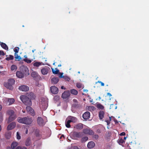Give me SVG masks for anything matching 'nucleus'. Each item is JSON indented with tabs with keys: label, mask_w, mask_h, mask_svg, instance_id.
<instances>
[{
	"label": "nucleus",
	"mask_w": 149,
	"mask_h": 149,
	"mask_svg": "<svg viewBox=\"0 0 149 149\" xmlns=\"http://www.w3.org/2000/svg\"><path fill=\"white\" fill-rule=\"evenodd\" d=\"M17 121L19 123L26 125H30L33 121V119L29 117L23 118L18 117L17 118Z\"/></svg>",
	"instance_id": "f257e3e1"
},
{
	"label": "nucleus",
	"mask_w": 149,
	"mask_h": 149,
	"mask_svg": "<svg viewBox=\"0 0 149 149\" xmlns=\"http://www.w3.org/2000/svg\"><path fill=\"white\" fill-rule=\"evenodd\" d=\"M20 98L23 103L26 105H31L32 102L31 100L26 96L22 95Z\"/></svg>",
	"instance_id": "f03ea898"
},
{
	"label": "nucleus",
	"mask_w": 149,
	"mask_h": 149,
	"mask_svg": "<svg viewBox=\"0 0 149 149\" xmlns=\"http://www.w3.org/2000/svg\"><path fill=\"white\" fill-rule=\"evenodd\" d=\"M19 69L20 71L24 74V76H27L29 75V70L27 66L22 65L20 67Z\"/></svg>",
	"instance_id": "7ed1b4c3"
},
{
	"label": "nucleus",
	"mask_w": 149,
	"mask_h": 149,
	"mask_svg": "<svg viewBox=\"0 0 149 149\" xmlns=\"http://www.w3.org/2000/svg\"><path fill=\"white\" fill-rule=\"evenodd\" d=\"M83 135V133L81 132H74L72 134V136L75 139L81 138Z\"/></svg>",
	"instance_id": "20e7f679"
},
{
	"label": "nucleus",
	"mask_w": 149,
	"mask_h": 149,
	"mask_svg": "<svg viewBox=\"0 0 149 149\" xmlns=\"http://www.w3.org/2000/svg\"><path fill=\"white\" fill-rule=\"evenodd\" d=\"M70 95L69 91H65L62 94V97L63 99H67L69 97Z\"/></svg>",
	"instance_id": "39448f33"
},
{
	"label": "nucleus",
	"mask_w": 149,
	"mask_h": 149,
	"mask_svg": "<svg viewBox=\"0 0 149 149\" xmlns=\"http://www.w3.org/2000/svg\"><path fill=\"white\" fill-rule=\"evenodd\" d=\"M50 90L51 92L54 94H57L58 92V89L55 86H51L50 87Z\"/></svg>",
	"instance_id": "423d86ee"
},
{
	"label": "nucleus",
	"mask_w": 149,
	"mask_h": 149,
	"mask_svg": "<svg viewBox=\"0 0 149 149\" xmlns=\"http://www.w3.org/2000/svg\"><path fill=\"white\" fill-rule=\"evenodd\" d=\"M37 121L38 125L41 126H43L45 124L43 118L40 117H38L37 118Z\"/></svg>",
	"instance_id": "0eeeda50"
},
{
	"label": "nucleus",
	"mask_w": 149,
	"mask_h": 149,
	"mask_svg": "<svg viewBox=\"0 0 149 149\" xmlns=\"http://www.w3.org/2000/svg\"><path fill=\"white\" fill-rule=\"evenodd\" d=\"M19 89L23 91H27L29 90V88L26 86L23 85L19 86Z\"/></svg>",
	"instance_id": "6e6552de"
},
{
	"label": "nucleus",
	"mask_w": 149,
	"mask_h": 149,
	"mask_svg": "<svg viewBox=\"0 0 149 149\" xmlns=\"http://www.w3.org/2000/svg\"><path fill=\"white\" fill-rule=\"evenodd\" d=\"M16 125V123L15 122H13L10 123L7 126V130H10L14 129Z\"/></svg>",
	"instance_id": "1a4fd4ad"
},
{
	"label": "nucleus",
	"mask_w": 149,
	"mask_h": 149,
	"mask_svg": "<svg viewBox=\"0 0 149 149\" xmlns=\"http://www.w3.org/2000/svg\"><path fill=\"white\" fill-rule=\"evenodd\" d=\"M83 132L86 134L90 135H92L93 134V132L92 130L88 129H84Z\"/></svg>",
	"instance_id": "9d476101"
},
{
	"label": "nucleus",
	"mask_w": 149,
	"mask_h": 149,
	"mask_svg": "<svg viewBox=\"0 0 149 149\" xmlns=\"http://www.w3.org/2000/svg\"><path fill=\"white\" fill-rule=\"evenodd\" d=\"M68 120L70 121L71 122L75 123L77 121V118L74 116H69L67 118V120Z\"/></svg>",
	"instance_id": "9b49d317"
},
{
	"label": "nucleus",
	"mask_w": 149,
	"mask_h": 149,
	"mask_svg": "<svg viewBox=\"0 0 149 149\" xmlns=\"http://www.w3.org/2000/svg\"><path fill=\"white\" fill-rule=\"evenodd\" d=\"M90 116V112L88 111H86L83 114L82 117L84 120H87L89 118Z\"/></svg>",
	"instance_id": "f8f14e48"
},
{
	"label": "nucleus",
	"mask_w": 149,
	"mask_h": 149,
	"mask_svg": "<svg viewBox=\"0 0 149 149\" xmlns=\"http://www.w3.org/2000/svg\"><path fill=\"white\" fill-rule=\"evenodd\" d=\"M17 118L16 115L10 116L8 118L7 123H9L15 119Z\"/></svg>",
	"instance_id": "ddd939ff"
},
{
	"label": "nucleus",
	"mask_w": 149,
	"mask_h": 149,
	"mask_svg": "<svg viewBox=\"0 0 149 149\" xmlns=\"http://www.w3.org/2000/svg\"><path fill=\"white\" fill-rule=\"evenodd\" d=\"M48 68H49L48 67H46L42 68L41 70L42 73L43 75L47 74L49 70Z\"/></svg>",
	"instance_id": "4468645a"
},
{
	"label": "nucleus",
	"mask_w": 149,
	"mask_h": 149,
	"mask_svg": "<svg viewBox=\"0 0 149 149\" xmlns=\"http://www.w3.org/2000/svg\"><path fill=\"white\" fill-rule=\"evenodd\" d=\"M4 85L6 88L10 90H12L13 88L12 85L9 84V83L8 82L4 83Z\"/></svg>",
	"instance_id": "2eb2a0df"
},
{
	"label": "nucleus",
	"mask_w": 149,
	"mask_h": 149,
	"mask_svg": "<svg viewBox=\"0 0 149 149\" xmlns=\"http://www.w3.org/2000/svg\"><path fill=\"white\" fill-rule=\"evenodd\" d=\"M105 112L103 111H100L99 113V119L102 120L104 117Z\"/></svg>",
	"instance_id": "dca6fc26"
},
{
	"label": "nucleus",
	"mask_w": 149,
	"mask_h": 149,
	"mask_svg": "<svg viewBox=\"0 0 149 149\" xmlns=\"http://www.w3.org/2000/svg\"><path fill=\"white\" fill-rule=\"evenodd\" d=\"M16 75L18 78H23L24 76L21 71H17L16 73Z\"/></svg>",
	"instance_id": "f3484780"
},
{
	"label": "nucleus",
	"mask_w": 149,
	"mask_h": 149,
	"mask_svg": "<svg viewBox=\"0 0 149 149\" xmlns=\"http://www.w3.org/2000/svg\"><path fill=\"white\" fill-rule=\"evenodd\" d=\"M59 80V78L58 77H54L51 79V81L52 84H56Z\"/></svg>",
	"instance_id": "a211bd4d"
},
{
	"label": "nucleus",
	"mask_w": 149,
	"mask_h": 149,
	"mask_svg": "<svg viewBox=\"0 0 149 149\" xmlns=\"http://www.w3.org/2000/svg\"><path fill=\"white\" fill-rule=\"evenodd\" d=\"M30 106H27L26 107V110L27 112H30V113L33 114L34 112V110Z\"/></svg>",
	"instance_id": "6ab92c4d"
},
{
	"label": "nucleus",
	"mask_w": 149,
	"mask_h": 149,
	"mask_svg": "<svg viewBox=\"0 0 149 149\" xmlns=\"http://www.w3.org/2000/svg\"><path fill=\"white\" fill-rule=\"evenodd\" d=\"M95 146V143L93 141H90L87 144V147L89 148H93Z\"/></svg>",
	"instance_id": "aec40b11"
},
{
	"label": "nucleus",
	"mask_w": 149,
	"mask_h": 149,
	"mask_svg": "<svg viewBox=\"0 0 149 149\" xmlns=\"http://www.w3.org/2000/svg\"><path fill=\"white\" fill-rule=\"evenodd\" d=\"M74 128L77 129H81L83 128V124L81 123L77 124L75 126Z\"/></svg>",
	"instance_id": "412c9836"
},
{
	"label": "nucleus",
	"mask_w": 149,
	"mask_h": 149,
	"mask_svg": "<svg viewBox=\"0 0 149 149\" xmlns=\"http://www.w3.org/2000/svg\"><path fill=\"white\" fill-rule=\"evenodd\" d=\"M7 113L9 116L16 115L15 114V112L14 111L11 109H9L8 110L7 112Z\"/></svg>",
	"instance_id": "4be33fe9"
},
{
	"label": "nucleus",
	"mask_w": 149,
	"mask_h": 149,
	"mask_svg": "<svg viewBox=\"0 0 149 149\" xmlns=\"http://www.w3.org/2000/svg\"><path fill=\"white\" fill-rule=\"evenodd\" d=\"M1 47L6 50H8V48L7 45L3 42L1 43Z\"/></svg>",
	"instance_id": "5701e85b"
},
{
	"label": "nucleus",
	"mask_w": 149,
	"mask_h": 149,
	"mask_svg": "<svg viewBox=\"0 0 149 149\" xmlns=\"http://www.w3.org/2000/svg\"><path fill=\"white\" fill-rule=\"evenodd\" d=\"M67 120V118L66 119L65 121V126L67 128H70L71 127L70 123H71L70 121L68 120Z\"/></svg>",
	"instance_id": "b1692460"
},
{
	"label": "nucleus",
	"mask_w": 149,
	"mask_h": 149,
	"mask_svg": "<svg viewBox=\"0 0 149 149\" xmlns=\"http://www.w3.org/2000/svg\"><path fill=\"white\" fill-rule=\"evenodd\" d=\"M52 70L53 73L54 74H57L59 72V70L57 68H55L54 69L52 68Z\"/></svg>",
	"instance_id": "393cba45"
},
{
	"label": "nucleus",
	"mask_w": 149,
	"mask_h": 149,
	"mask_svg": "<svg viewBox=\"0 0 149 149\" xmlns=\"http://www.w3.org/2000/svg\"><path fill=\"white\" fill-rule=\"evenodd\" d=\"M70 92L72 94L74 95H77L78 94V91L74 89H71L70 91Z\"/></svg>",
	"instance_id": "a878e982"
},
{
	"label": "nucleus",
	"mask_w": 149,
	"mask_h": 149,
	"mask_svg": "<svg viewBox=\"0 0 149 149\" xmlns=\"http://www.w3.org/2000/svg\"><path fill=\"white\" fill-rule=\"evenodd\" d=\"M15 100L13 98H9L8 99V105H10L13 104L15 102Z\"/></svg>",
	"instance_id": "bb28decb"
},
{
	"label": "nucleus",
	"mask_w": 149,
	"mask_h": 149,
	"mask_svg": "<svg viewBox=\"0 0 149 149\" xmlns=\"http://www.w3.org/2000/svg\"><path fill=\"white\" fill-rule=\"evenodd\" d=\"M31 144V139L29 137L26 139V142L25 145L26 146H28L30 145Z\"/></svg>",
	"instance_id": "cd10ccee"
},
{
	"label": "nucleus",
	"mask_w": 149,
	"mask_h": 149,
	"mask_svg": "<svg viewBox=\"0 0 149 149\" xmlns=\"http://www.w3.org/2000/svg\"><path fill=\"white\" fill-rule=\"evenodd\" d=\"M38 76V73L35 71H33L31 73V76L33 78H36Z\"/></svg>",
	"instance_id": "c85d7f7f"
},
{
	"label": "nucleus",
	"mask_w": 149,
	"mask_h": 149,
	"mask_svg": "<svg viewBox=\"0 0 149 149\" xmlns=\"http://www.w3.org/2000/svg\"><path fill=\"white\" fill-rule=\"evenodd\" d=\"M8 83L13 85L15 84V80L13 79H10L8 80Z\"/></svg>",
	"instance_id": "c756f323"
},
{
	"label": "nucleus",
	"mask_w": 149,
	"mask_h": 149,
	"mask_svg": "<svg viewBox=\"0 0 149 149\" xmlns=\"http://www.w3.org/2000/svg\"><path fill=\"white\" fill-rule=\"evenodd\" d=\"M18 145V143L16 142H13L11 144V147L13 149H14L15 147L17 146Z\"/></svg>",
	"instance_id": "7c9ffc66"
},
{
	"label": "nucleus",
	"mask_w": 149,
	"mask_h": 149,
	"mask_svg": "<svg viewBox=\"0 0 149 149\" xmlns=\"http://www.w3.org/2000/svg\"><path fill=\"white\" fill-rule=\"evenodd\" d=\"M35 135L36 137H39L40 136V131L38 129H36L35 132Z\"/></svg>",
	"instance_id": "2f4dec72"
},
{
	"label": "nucleus",
	"mask_w": 149,
	"mask_h": 149,
	"mask_svg": "<svg viewBox=\"0 0 149 149\" xmlns=\"http://www.w3.org/2000/svg\"><path fill=\"white\" fill-rule=\"evenodd\" d=\"M118 143L120 145H122L123 144L125 143V141L124 139L122 138L120 139L118 141Z\"/></svg>",
	"instance_id": "473e14b6"
},
{
	"label": "nucleus",
	"mask_w": 149,
	"mask_h": 149,
	"mask_svg": "<svg viewBox=\"0 0 149 149\" xmlns=\"http://www.w3.org/2000/svg\"><path fill=\"white\" fill-rule=\"evenodd\" d=\"M97 107L98 109H103L104 108V107L100 104H97Z\"/></svg>",
	"instance_id": "72a5a7b5"
},
{
	"label": "nucleus",
	"mask_w": 149,
	"mask_h": 149,
	"mask_svg": "<svg viewBox=\"0 0 149 149\" xmlns=\"http://www.w3.org/2000/svg\"><path fill=\"white\" fill-rule=\"evenodd\" d=\"M15 58L17 61H19L21 59L20 56H18L17 54L15 53Z\"/></svg>",
	"instance_id": "f704fd0d"
},
{
	"label": "nucleus",
	"mask_w": 149,
	"mask_h": 149,
	"mask_svg": "<svg viewBox=\"0 0 149 149\" xmlns=\"http://www.w3.org/2000/svg\"><path fill=\"white\" fill-rule=\"evenodd\" d=\"M88 109L89 111H94L95 109V108L93 106H89L88 107Z\"/></svg>",
	"instance_id": "c9c22d12"
},
{
	"label": "nucleus",
	"mask_w": 149,
	"mask_h": 149,
	"mask_svg": "<svg viewBox=\"0 0 149 149\" xmlns=\"http://www.w3.org/2000/svg\"><path fill=\"white\" fill-rule=\"evenodd\" d=\"M42 63L40 62H36L33 63V65L35 67H38L41 65Z\"/></svg>",
	"instance_id": "e433bc0d"
},
{
	"label": "nucleus",
	"mask_w": 149,
	"mask_h": 149,
	"mask_svg": "<svg viewBox=\"0 0 149 149\" xmlns=\"http://www.w3.org/2000/svg\"><path fill=\"white\" fill-rule=\"evenodd\" d=\"M88 139V137L85 136L82 138L81 139V142L82 143L85 142Z\"/></svg>",
	"instance_id": "4c0bfd02"
},
{
	"label": "nucleus",
	"mask_w": 149,
	"mask_h": 149,
	"mask_svg": "<svg viewBox=\"0 0 149 149\" xmlns=\"http://www.w3.org/2000/svg\"><path fill=\"white\" fill-rule=\"evenodd\" d=\"M13 59H14V57L13 56H12V55H9V57H6V59L7 61L13 60Z\"/></svg>",
	"instance_id": "58836bf2"
},
{
	"label": "nucleus",
	"mask_w": 149,
	"mask_h": 149,
	"mask_svg": "<svg viewBox=\"0 0 149 149\" xmlns=\"http://www.w3.org/2000/svg\"><path fill=\"white\" fill-rule=\"evenodd\" d=\"M5 137L7 139H9L11 136V134L9 133H6L5 134Z\"/></svg>",
	"instance_id": "ea45409f"
},
{
	"label": "nucleus",
	"mask_w": 149,
	"mask_h": 149,
	"mask_svg": "<svg viewBox=\"0 0 149 149\" xmlns=\"http://www.w3.org/2000/svg\"><path fill=\"white\" fill-rule=\"evenodd\" d=\"M60 97L57 95L55 96L54 98V100L56 101H58Z\"/></svg>",
	"instance_id": "a19ab883"
},
{
	"label": "nucleus",
	"mask_w": 149,
	"mask_h": 149,
	"mask_svg": "<svg viewBox=\"0 0 149 149\" xmlns=\"http://www.w3.org/2000/svg\"><path fill=\"white\" fill-rule=\"evenodd\" d=\"M19 50V48L18 47H16L14 49V51L15 52V53L17 54Z\"/></svg>",
	"instance_id": "79ce46f5"
},
{
	"label": "nucleus",
	"mask_w": 149,
	"mask_h": 149,
	"mask_svg": "<svg viewBox=\"0 0 149 149\" xmlns=\"http://www.w3.org/2000/svg\"><path fill=\"white\" fill-rule=\"evenodd\" d=\"M117 107L113 104H111L110 106V109H116Z\"/></svg>",
	"instance_id": "37998d69"
},
{
	"label": "nucleus",
	"mask_w": 149,
	"mask_h": 149,
	"mask_svg": "<svg viewBox=\"0 0 149 149\" xmlns=\"http://www.w3.org/2000/svg\"><path fill=\"white\" fill-rule=\"evenodd\" d=\"M11 69L12 70H14L17 69V67L16 65H12L11 66Z\"/></svg>",
	"instance_id": "c03bdc74"
},
{
	"label": "nucleus",
	"mask_w": 149,
	"mask_h": 149,
	"mask_svg": "<svg viewBox=\"0 0 149 149\" xmlns=\"http://www.w3.org/2000/svg\"><path fill=\"white\" fill-rule=\"evenodd\" d=\"M25 62H26L28 63H31L32 61L31 60L27 59H24L23 60Z\"/></svg>",
	"instance_id": "a18cd8bd"
},
{
	"label": "nucleus",
	"mask_w": 149,
	"mask_h": 149,
	"mask_svg": "<svg viewBox=\"0 0 149 149\" xmlns=\"http://www.w3.org/2000/svg\"><path fill=\"white\" fill-rule=\"evenodd\" d=\"M63 78L66 81H69L70 80V78L67 76H64Z\"/></svg>",
	"instance_id": "49530a36"
},
{
	"label": "nucleus",
	"mask_w": 149,
	"mask_h": 149,
	"mask_svg": "<svg viewBox=\"0 0 149 149\" xmlns=\"http://www.w3.org/2000/svg\"><path fill=\"white\" fill-rule=\"evenodd\" d=\"M93 137L95 140H97L98 139V136L97 134H94L93 136Z\"/></svg>",
	"instance_id": "de8ad7c7"
},
{
	"label": "nucleus",
	"mask_w": 149,
	"mask_h": 149,
	"mask_svg": "<svg viewBox=\"0 0 149 149\" xmlns=\"http://www.w3.org/2000/svg\"><path fill=\"white\" fill-rule=\"evenodd\" d=\"M17 138L18 139H21V136L18 132H17Z\"/></svg>",
	"instance_id": "09e8293b"
},
{
	"label": "nucleus",
	"mask_w": 149,
	"mask_h": 149,
	"mask_svg": "<svg viewBox=\"0 0 149 149\" xmlns=\"http://www.w3.org/2000/svg\"><path fill=\"white\" fill-rule=\"evenodd\" d=\"M29 95H30L31 96H32L31 98L33 99L35 98V96L33 93H30L29 94Z\"/></svg>",
	"instance_id": "8fccbe9b"
},
{
	"label": "nucleus",
	"mask_w": 149,
	"mask_h": 149,
	"mask_svg": "<svg viewBox=\"0 0 149 149\" xmlns=\"http://www.w3.org/2000/svg\"><path fill=\"white\" fill-rule=\"evenodd\" d=\"M109 120H105V121L107 123V125H108L109 124H110V121L111 120V118L110 117H109Z\"/></svg>",
	"instance_id": "3c124183"
},
{
	"label": "nucleus",
	"mask_w": 149,
	"mask_h": 149,
	"mask_svg": "<svg viewBox=\"0 0 149 149\" xmlns=\"http://www.w3.org/2000/svg\"><path fill=\"white\" fill-rule=\"evenodd\" d=\"M79 106V104L77 103H75L73 104V107L75 108H78Z\"/></svg>",
	"instance_id": "603ef678"
},
{
	"label": "nucleus",
	"mask_w": 149,
	"mask_h": 149,
	"mask_svg": "<svg viewBox=\"0 0 149 149\" xmlns=\"http://www.w3.org/2000/svg\"><path fill=\"white\" fill-rule=\"evenodd\" d=\"M5 54L4 52L2 50H0V55L1 56H3L5 55Z\"/></svg>",
	"instance_id": "864d4df0"
},
{
	"label": "nucleus",
	"mask_w": 149,
	"mask_h": 149,
	"mask_svg": "<svg viewBox=\"0 0 149 149\" xmlns=\"http://www.w3.org/2000/svg\"><path fill=\"white\" fill-rule=\"evenodd\" d=\"M64 76H63V73H60L59 75V77L60 78H63Z\"/></svg>",
	"instance_id": "5fc2aeb1"
},
{
	"label": "nucleus",
	"mask_w": 149,
	"mask_h": 149,
	"mask_svg": "<svg viewBox=\"0 0 149 149\" xmlns=\"http://www.w3.org/2000/svg\"><path fill=\"white\" fill-rule=\"evenodd\" d=\"M77 87L79 88H81V84H77Z\"/></svg>",
	"instance_id": "6e6d98bb"
},
{
	"label": "nucleus",
	"mask_w": 149,
	"mask_h": 149,
	"mask_svg": "<svg viewBox=\"0 0 149 149\" xmlns=\"http://www.w3.org/2000/svg\"><path fill=\"white\" fill-rule=\"evenodd\" d=\"M71 149H79V148L77 146H73L71 147Z\"/></svg>",
	"instance_id": "4d7b16f0"
},
{
	"label": "nucleus",
	"mask_w": 149,
	"mask_h": 149,
	"mask_svg": "<svg viewBox=\"0 0 149 149\" xmlns=\"http://www.w3.org/2000/svg\"><path fill=\"white\" fill-rule=\"evenodd\" d=\"M125 132H122L120 134V136H125Z\"/></svg>",
	"instance_id": "13d9d810"
},
{
	"label": "nucleus",
	"mask_w": 149,
	"mask_h": 149,
	"mask_svg": "<svg viewBox=\"0 0 149 149\" xmlns=\"http://www.w3.org/2000/svg\"><path fill=\"white\" fill-rule=\"evenodd\" d=\"M98 82L101 84V86H104V84L101 81H98Z\"/></svg>",
	"instance_id": "bf43d9fd"
},
{
	"label": "nucleus",
	"mask_w": 149,
	"mask_h": 149,
	"mask_svg": "<svg viewBox=\"0 0 149 149\" xmlns=\"http://www.w3.org/2000/svg\"><path fill=\"white\" fill-rule=\"evenodd\" d=\"M73 101L75 103H78V101H77V100L76 99H73Z\"/></svg>",
	"instance_id": "052dcab7"
},
{
	"label": "nucleus",
	"mask_w": 149,
	"mask_h": 149,
	"mask_svg": "<svg viewBox=\"0 0 149 149\" xmlns=\"http://www.w3.org/2000/svg\"><path fill=\"white\" fill-rule=\"evenodd\" d=\"M107 95L109 96V97L112 96V95L110 93H107Z\"/></svg>",
	"instance_id": "680f3d73"
},
{
	"label": "nucleus",
	"mask_w": 149,
	"mask_h": 149,
	"mask_svg": "<svg viewBox=\"0 0 149 149\" xmlns=\"http://www.w3.org/2000/svg\"><path fill=\"white\" fill-rule=\"evenodd\" d=\"M44 110L45 109H46L47 108V104H46L45 105V106H44Z\"/></svg>",
	"instance_id": "e2e57ef3"
},
{
	"label": "nucleus",
	"mask_w": 149,
	"mask_h": 149,
	"mask_svg": "<svg viewBox=\"0 0 149 149\" xmlns=\"http://www.w3.org/2000/svg\"><path fill=\"white\" fill-rule=\"evenodd\" d=\"M15 149H21V148L19 146H18Z\"/></svg>",
	"instance_id": "0e129e2a"
},
{
	"label": "nucleus",
	"mask_w": 149,
	"mask_h": 149,
	"mask_svg": "<svg viewBox=\"0 0 149 149\" xmlns=\"http://www.w3.org/2000/svg\"><path fill=\"white\" fill-rule=\"evenodd\" d=\"M62 137L63 138H65V136H64V135L63 134L60 137V139H61Z\"/></svg>",
	"instance_id": "69168bd1"
},
{
	"label": "nucleus",
	"mask_w": 149,
	"mask_h": 149,
	"mask_svg": "<svg viewBox=\"0 0 149 149\" xmlns=\"http://www.w3.org/2000/svg\"><path fill=\"white\" fill-rule=\"evenodd\" d=\"M24 59H28L27 57V56L26 55H24Z\"/></svg>",
	"instance_id": "338daca9"
},
{
	"label": "nucleus",
	"mask_w": 149,
	"mask_h": 149,
	"mask_svg": "<svg viewBox=\"0 0 149 149\" xmlns=\"http://www.w3.org/2000/svg\"><path fill=\"white\" fill-rule=\"evenodd\" d=\"M83 91L84 92L86 93L88 92V90H86H86L84 89L83 90Z\"/></svg>",
	"instance_id": "774afa93"
}]
</instances>
